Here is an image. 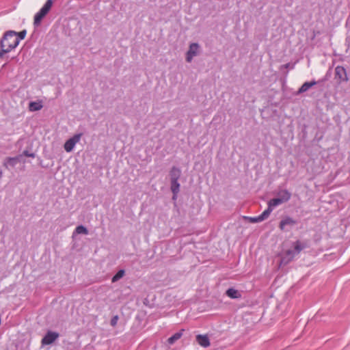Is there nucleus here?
Returning <instances> with one entry per match:
<instances>
[{"mask_svg":"<svg viewBox=\"0 0 350 350\" xmlns=\"http://www.w3.org/2000/svg\"><path fill=\"white\" fill-rule=\"evenodd\" d=\"M23 155L28 157L34 158L36 157V154L33 152H29L28 150H24L23 152Z\"/></svg>","mask_w":350,"mask_h":350,"instance_id":"obj_25","label":"nucleus"},{"mask_svg":"<svg viewBox=\"0 0 350 350\" xmlns=\"http://www.w3.org/2000/svg\"><path fill=\"white\" fill-rule=\"evenodd\" d=\"M42 108V105L38 102H30L29 104V109L31 111H39Z\"/></svg>","mask_w":350,"mask_h":350,"instance_id":"obj_16","label":"nucleus"},{"mask_svg":"<svg viewBox=\"0 0 350 350\" xmlns=\"http://www.w3.org/2000/svg\"><path fill=\"white\" fill-rule=\"evenodd\" d=\"M184 330L182 329L176 333H175L174 334H173L171 337H170L168 339H167V342L170 345H172L174 344L177 340H178L179 338H180V337L182 336L183 335V332Z\"/></svg>","mask_w":350,"mask_h":350,"instance_id":"obj_15","label":"nucleus"},{"mask_svg":"<svg viewBox=\"0 0 350 350\" xmlns=\"http://www.w3.org/2000/svg\"><path fill=\"white\" fill-rule=\"evenodd\" d=\"M59 336L57 332L49 331L41 340L42 345H48L52 344Z\"/></svg>","mask_w":350,"mask_h":350,"instance_id":"obj_5","label":"nucleus"},{"mask_svg":"<svg viewBox=\"0 0 350 350\" xmlns=\"http://www.w3.org/2000/svg\"><path fill=\"white\" fill-rule=\"evenodd\" d=\"M181 176V170L177 167H172L170 171V189L172 193L180 191V184L178 179Z\"/></svg>","mask_w":350,"mask_h":350,"instance_id":"obj_3","label":"nucleus"},{"mask_svg":"<svg viewBox=\"0 0 350 350\" xmlns=\"http://www.w3.org/2000/svg\"><path fill=\"white\" fill-rule=\"evenodd\" d=\"M282 203V200H281L279 198H275L269 201L268 206L273 210L274 207Z\"/></svg>","mask_w":350,"mask_h":350,"instance_id":"obj_17","label":"nucleus"},{"mask_svg":"<svg viewBox=\"0 0 350 350\" xmlns=\"http://www.w3.org/2000/svg\"><path fill=\"white\" fill-rule=\"evenodd\" d=\"M226 295L231 299H239L241 293L234 288H230L226 291Z\"/></svg>","mask_w":350,"mask_h":350,"instance_id":"obj_13","label":"nucleus"},{"mask_svg":"<svg viewBox=\"0 0 350 350\" xmlns=\"http://www.w3.org/2000/svg\"><path fill=\"white\" fill-rule=\"evenodd\" d=\"M272 211L273 210L271 208V207L268 206V208L259 215L261 221H262L266 219L269 216Z\"/></svg>","mask_w":350,"mask_h":350,"instance_id":"obj_19","label":"nucleus"},{"mask_svg":"<svg viewBox=\"0 0 350 350\" xmlns=\"http://www.w3.org/2000/svg\"><path fill=\"white\" fill-rule=\"evenodd\" d=\"M336 77H338V79L342 81H347L348 77L347 75V72L345 68L342 66H337L335 69Z\"/></svg>","mask_w":350,"mask_h":350,"instance_id":"obj_9","label":"nucleus"},{"mask_svg":"<svg viewBox=\"0 0 350 350\" xmlns=\"http://www.w3.org/2000/svg\"><path fill=\"white\" fill-rule=\"evenodd\" d=\"M196 341L203 347H208L210 345L209 338L206 335H198L196 336Z\"/></svg>","mask_w":350,"mask_h":350,"instance_id":"obj_10","label":"nucleus"},{"mask_svg":"<svg viewBox=\"0 0 350 350\" xmlns=\"http://www.w3.org/2000/svg\"><path fill=\"white\" fill-rule=\"evenodd\" d=\"M26 34H27V31L25 29H24V30L17 33L16 37L18 38H19V41H20L21 40H23L25 38Z\"/></svg>","mask_w":350,"mask_h":350,"instance_id":"obj_23","label":"nucleus"},{"mask_svg":"<svg viewBox=\"0 0 350 350\" xmlns=\"http://www.w3.org/2000/svg\"><path fill=\"white\" fill-rule=\"evenodd\" d=\"M278 198L282 200V202L288 201L291 197V193L286 189H281L278 193Z\"/></svg>","mask_w":350,"mask_h":350,"instance_id":"obj_12","label":"nucleus"},{"mask_svg":"<svg viewBox=\"0 0 350 350\" xmlns=\"http://www.w3.org/2000/svg\"><path fill=\"white\" fill-rule=\"evenodd\" d=\"M49 13L46 10L42 8L38 12H37L34 16L33 25L38 26L41 23L42 20Z\"/></svg>","mask_w":350,"mask_h":350,"instance_id":"obj_8","label":"nucleus"},{"mask_svg":"<svg viewBox=\"0 0 350 350\" xmlns=\"http://www.w3.org/2000/svg\"><path fill=\"white\" fill-rule=\"evenodd\" d=\"M125 274V271L124 269L119 270L112 278L111 282H116L119 280H120Z\"/></svg>","mask_w":350,"mask_h":350,"instance_id":"obj_18","label":"nucleus"},{"mask_svg":"<svg viewBox=\"0 0 350 350\" xmlns=\"http://www.w3.org/2000/svg\"><path fill=\"white\" fill-rule=\"evenodd\" d=\"M17 32L14 31H6L0 40V47L5 48L10 52L15 49L19 44V38L16 37Z\"/></svg>","mask_w":350,"mask_h":350,"instance_id":"obj_1","label":"nucleus"},{"mask_svg":"<svg viewBox=\"0 0 350 350\" xmlns=\"http://www.w3.org/2000/svg\"><path fill=\"white\" fill-rule=\"evenodd\" d=\"M18 161H19V159H18V157H7L5 159L3 165L7 169H8L10 166L12 167H14L18 163Z\"/></svg>","mask_w":350,"mask_h":350,"instance_id":"obj_14","label":"nucleus"},{"mask_svg":"<svg viewBox=\"0 0 350 350\" xmlns=\"http://www.w3.org/2000/svg\"><path fill=\"white\" fill-rule=\"evenodd\" d=\"M307 247L306 243H302L297 241L294 243V248L293 250H288L284 254L282 261L284 263H288L293 259V258L299 254L300 252Z\"/></svg>","mask_w":350,"mask_h":350,"instance_id":"obj_2","label":"nucleus"},{"mask_svg":"<svg viewBox=\"0 0 350 350\" xmlns=\"http://www.w3.org/2000/svg\"><path fill=\"white\" fill-rule=\"evenodd\" d=\"M178 193H179V191H177V192H176V193H173V196H172V199H173V200H176V198H177V195H178Z\"/></svg>","mask_w":350,"mask_h":350,"instance_id":"obj_27","label":"nucleus"},{"mask_svg":"<svg viewBox=\"0 0 350 350\" xmlns=\"http://www.w3.org/2000/svg\"><path fill=\"white\" fill-rule=\"evenodd\" d=\"M118 319H119V317L118 315H116L112 317V319H111V321H110V324L112 327H115L117 325Z\"/></svg>","mask_w":350,"mask_h":350,"instance_id":"obj_24","label":"nucleus"},{"mask_svg":"<svg viewBox=\"0 0 350 350\" xmlns=\"http://www.w3.org/2000/svg\"><path fill=\"white\" fill-rule=\"evenodd\" d=\"M53 5V0H47L44 5H43V8L46 10L47 12H49Z\"/></svg>","mask_w":350,"mask_h":350,"instance_id":"obj_21","label":"nucleus"},{"mask_svg":"<svg viewBox=\"0 0 350 350\" xmlns=\"http://www.w3.org/2000/svg\"><path fill=\"white\" fill-rule=\"evenodd\" d=\"M321 81H317L315 80H312L311 81H307L303 83V85L299 88L297 95L301 94L304 92L308 91L310 88L319 83Z\"/></svg>","mask_w":350,"mask_h":350,"instance_id":"obj_7","label":"nucleus"},{"mask_svg":"<svg viewBox=\"0 0 350 350\" xmlns=\"http://www.w3.org/2000/svg\"><path fill=\"white\" fill-rule=\"evenodd\" d=\"M82 135L83 133H77L73 135V137H72L69 139H68L64 145L65 150L67 152H71L73 150L76 144L80 141Z\"/></svg>","mask_w":350,"mask_h":350,"instance_id":"obj_4","label":"nucleus"},{"mask_svg":"<svg viewBox=\"0 0 350 350\" xmlns=\"http://www.w3.org/2000/svg\"><path fill=\"white\" fill-rule=\"evenodd\" d=\"M200 45L198 43H191L189 45L188 51L186 53V61L191 62L193 57L198 54Z\"/></svg>","mask_w":350,"mask_h":350,"instance_id":"obj_6","label":"nucleus"},{"mask_svg":"<svg viewBox=\"0 0 350 350\" xmlns=\"http://www.w3.org/2000/svg\"><path fill=\"white\" fill-rule=\"evenodd\" d=\"M10 51L5 48H1L0 50V57H3L4 54L9 53Z\"/></svg>","mask_w":350,"mask_h":350,"instance_id":"obj_26","label":"nucleus"},{"mask_svg":"<svg viewBox=\"0 0 350 350\" xmlns=\"http://www.w3.org/2000/svg\"><path fill=\"white\" fill-rule=\"evenodd\" d=\"M284 66L285 68H288V66H289V64H285Z\"/></svg>","mask_w":350,"mask_h":350,"instance_id":"obj_28","label":"nucleus"},{"mask_svg":"<svg viewBox=\"0 0 350 350\" xmlns=\"http://www.w3.org/2000/svg\"><path fill=\"white\" fill-rule=\"evenodd\" d=\"M75 231L77 234H88V229L85 226H83L82 225L78 226L75 228Z\"/></svg>","mask_w":350,"mask_h":350,"instance_id":"obj_20","label":"nucleus"},{"mask_svg":"<svg viewBox=\"0 0 350 350\" xmlns=\"http://www.w3.org/2000/svg\"><path fill=\"white\" fill-rule=\"evenodd\" d=\"M246 219H248L251 223H258L262 221L259 215L254 217H246Z\"/></svg>","mask_w":350,"mask_h":350,"instance_id":"obj_22","label":"nucleus"},{"mask_svg":"<svg viewBox=\"0 0 350 350\" xmlns=\"http://www.w3.org/2000/svg\"><path fill=\"white\" fill-rule=\"evenodd\" d=\"M295 224L296 221L293 218L286 217L280 221L279 227L282 230H284L286 226H293Z\"/></svg>","mask_w":350,"mask_h":350,"instance_id":"obj_11","label":"nucleus"}]
</instances>
